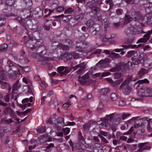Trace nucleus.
<instances>
[{
	"instance_id": "obj_25",
	"label": "nucleus",
	"mask_w": 152,
	"mask_h": 152,
	"mask_svg": "<svg viewBox=\"0 0 152 152\" xmlns=\"http://www.w3.org/2000/svg\"><path fill=\"white\" fill-rule=\"evenodd\" d=\"M87 6L90 8L95 6V1L94 0H88Z\"/></svg>"
},
{
	"instance_id": "obj_54",
	"label": "nucleus",
	"mask_w": 152,
	"mask_h": 152,
	"mask_svg": "<svg viewBox=\"0 0 152 152\" xmlns=\"http://www.w3.org/2000/svg\"><path fill=\"white\" fill-rule=\"evenodd\" d=\"M10 98L9 94L6 95L4 97V100L6 102H8L10 100Z\"/></svg>"
},
{
	"instance_id": "obj_34",
	"label": "nucleus",
	"mask_w": 152,
	"mask_h": 152,
	"mask_svg": "<svg viewBox=\"0 0 152 152\" xmlns=\"http://www.w3.org/2000/svg\"><path fill=\"white\" fill-rule=\"evenodd\" d=\"M55 119L56 118L55 117H50L47 121V123L50 124H53L54 120H55Z\"/></svg>"
},
{
	"instance_id": "obj_15",
	"label": "nucleus",
	"mask_w": 152,
	"mask_h": 152,
	"mask_svg": "<svg viewBox=\"0 0 152 152\" xmlns=\"http://www.w3.org/2000/svg\"><path fill=\"white\" fill-rule=\"evenodd\" d=\"M23 55H21L19 58V61L20 62L23 64H25L28 61V58L25 56L24 54H25V52L23 51L22 52Z\"/></svg>"
},
{
	"instance_id": "obj_44",
	"label": "nucleus",
	"mask_w": 152,
	"mask_h": 152,
	"mask_svg": "<svg viewBox=\"0 0 152 152\" xmlns=\"http://www.w3.org/2000/svg\"><path fill=\"white\" fill-rule=\"evenodd\" d=\"M150 38V35L147 34H145L143 37V38L144 39V41L146 42Z\"/></svg>"
},
{
	"instance_id": "obj_59",
	"label": "nucleus",
	"mask_w": 152,
	"mask_h": 152,
	"mask_svg": "<svg viewBox=\"0 0 152 152\" xmlns=\"http://www.w3.org/2000/svg\"><path fill=\"white\" fill-rule=\"evenodd\" d=\"M46 96H44L42 97L41 99V105H43L45 103V99L46 98Z\"/></svg>"
},
{
	"instance_id": "obj_55",
	"label": "nucleus",
	"mask_w": 152,
	"mask_h": 152,
	"mask_svg": "<svg viewBox=\"0 0 152 152\" xmlns=\"http://www.w3.org/2000/svg\"><path fill=\"white\" fill-rule=\"evenodd\" d=\"M89 78L88 74H86L83 76L81 79L83 80H85L86 79H88Z\"/></svg>"
},
{
	"instance_id": "obj_5",
	"label": "nucleus",
	"mask_w": 152,
	"mask_h": 152,
	"mask_svg": "<svg viewBox=\"0 0 152 152\" xmlns=\"http://www.w3.org/2000/svg\"><path fill=\"white\" fill-rule=\"evenodd\" d=\"M110 61L109 59L106 58L104 60H100L96 64V66L99 67L104 68L108 66Z\"/></svg>"
},
{
	"instance_id": "obj_7",
	"label": "nucleus",
	"mask_w": 152,
	"mask_h": 152,
	"mask_svg": "<svg viewBox=\"0 0 152 152\" xmlns=\"http://www.w3.org/2000/svg\"><path fill=\"white\" fill-rule=\"evenodd\" d=\"M125 65L124 63H118L117 64H116L114 67L110 69L109 71L111 72H118L123 69Z\"/></svg>"
},
{
	"instance_id": "obj_22",
	"label": "nucleus",
	"mask_w": 152,
	"mask_h": 152,
	"mask_svg": "<svg viewBox=\"0 0 152 152\" xmlns=\"http://www.w3.org/2000/svg\"><path fill=\"white\" fill-rule=\"evenodd\" d=\"M31 29L34 32L39 31L41 30V27L37 23H36L33 25Z\"/></svg>"
},
{
	"instance_id": "obj_2",
	"label": "nucleus",
	"mask_w": 152,
	"mask_h": 152,
	"mask_svg": "<svg viewBox=\"0 0 152 152\" xmlns=\"http://www.w3.org/2000/svg\"><path fill=\"white\" fill-rule=\"evenodd\" d=\"M7 64L9 68L8 71L11 76H15L18 74V68L12 64V61L10 60H8Z\"/></svg>"
},
{
	"instance_id": "obj_60",
	"label": "nucleus",
	"mask_w": 152,
	"mask_h": 152,
	"mask_svg": "<svg viewBox=\"0 0 152 152\" xmlns=\"http://www.w3.org/2000/svg\"><path fill=\"white\" fill-rule=\"evenodd\" d=\"M130 114L129 113L128 114H124L122 116V119L123 120L125 119L126 118L129 116Z\"/></svg>"
},
{
	"instance_id": "obj_48",
	"label": "nucleus",
	"mask_w": 152,
	"mask_h": 152,
	"mask_svg": "<svg viewBox=\"0 0 152 152\" xmlns=\"http://www.w3.org/2000/svg\"><path fill=\"white\" fill-rule=\"evenodd\" d=\"M98 135L101 138L102 141L106 143H107L108 142V140L103 136L100 134H99Z\"/></svg>"
},
{
	"instance_id": "obj_43",
	"label": "nucleus",
	"mask_w": 152,
	"mask_h": 152,
	"mask_svg": "<svg viewBox=\"0 0 152 152\" xmlns=\"http://www.w3.org/2000/svg\"><path fill=\"white\" fill-rule=\"evenodd\" d=\"M20 66L21 68H22L25 72H28L30 71V68L28 66L23 67L21 66Z\"/></svg>"
},
{
	"instance_id": "obj_21",
	"label": "nucleus",
	"mask_w": 152,
	"mask_h": 152,
	"mask_svg": "<svg viewBox=\"0 0 152 152\" xmlns=\"http://www.w3.org/2000/svg\"><path fill=\"white\" fill-rule=\"evenodd\" d=\"M134 28L133 27L128 28L126 29L124 32L126 35H128L130 34H134Z\"/></svg>"
},
{
	"instance_id": "obj_38",
	"label": "nucleus",
	"mask_w": 152,
	"mask_h": 152,
	"mask_svg": "<svg viewBox=\"0 0 152 152\" xmlns=\"http://www.w3.org/2000/svg\"><path fill=\"white\" fill-rule=\"evenodd\" d=\"M65 135H66L68 134L70 132V129L68 128H63L62 129Z\"/></svg>"
},
{
	"instance_id": "obj_31",
	"label": "nucleus",
	"mask_w": 152,
	"mask_h": 152,
	"mask_svg": "<svg viewBox=\"0 0 152 152\" xmlns=\"http://www.w3.org/2000/svg\"><path fill=\"white\" fill-rule=\"evenodd\" d=\"M14 0H7L6 1V4L8 6H12L14 3Z\"/></svg>"
},
{
	"instance_id": "obj_50",
	"label": "nucleus",
	"mask_w": 152,
	"mask_h": 152,
	"mask_svg": "<svg viewBox=\"0 0 152 152\" xmlns=\"http://www.w3.org/2000/svg\"><path fill=\"white\" fill-rule=\"evenodd\" d=\"M135 53V51L134 50L129 51L127 54V56L128 57H131Z\"/></svg>"
},
{
	"instance_id": "obj_32",
	"label": "nucleus",
	"mask_w": 152,
	"mask_h": 152,
	"mask_svg": "<svg viewBox=\"0 0 152 152\" xmlns=\"http://www.w3.org/2000/svg\"><path fill=\"white\" fill-rule=\"evenodd\" d=\"M91 126L90 123L88 122V123L84 124L83 125V128L85 130H88Z\"/></svg>"
},
{
	"instance_id": "obj_11",
	"label": "nucleus",
	"mask_w": 152,
	"mask_h": 152,
	"mask_svg": "<svg viewBox=\"0 0 152 152\" xmlns=\"http://www.w3.org/2000/svg\"><path fill=\"white\" fill-rule=\"evenodd\" d=\"M33 11V9L32 8L29 9L27 8L22 9V12H23L24 16L26 18H31L32 17L31 12Z\"/></svg>"
},
{
	"instance_id": "obj_53",
	"label": "nucleus",
	"mask_w": 152,
	"mask_h": 152,
	"mask_svg": "<svg viewBox=\"0 0 152 152\" xmlns=\"http://www.w3.org/2000/svg\"><path fill=\"white\" fill-rule=\"evenodd\" d=\"M24 21L25 20L23 18H20V19H18V22L24 26L25 25Z\"/></svg>"
},
{
	"instance_id": "obj_51",
	"label": "nucleus",
	"mask_w": 152,
	"mask_h": 152,
	"mask_svg": "<svg viewBox=\"0 0 152 152\" xmlns=\"http://www.w3.org/2000/svg\"><path fill=\"white\" fill-rule=\"evenodd\" d=\"M64 8L63 7L59 6L57 9V11L58 12H60L64 10Z\"/></svg>"
},
{
	"instance_id": "obj_62",
	"label": "nucleus",
	"mask_w": 152,
	"mask_h": 152,
	"mask_svg": "<svg viewBox=\"0 0 152 152\" xmlns=\"http://www.w3.org/2000/svg\"><path fill=\"white\" fill-rule=\"evenodd\" d=\"M70 102H71V101L69 103L67 102V103H66L64 104L63 105V107L64 108H65L68 107L69 106V105L71 104H70Z\"/></svg>"
},
{
	"instance_id": "obj_1",
	"label": "nucleus",
	"mask_w": 152,
	"mask_h": 152,
	"mask_svg": "<svg viewBox=\"0 0 152 152\" xmlns=\"http://www.w3.org/2000/svg\"><path fill=\"white\" fill-rule=\"evenodd\" d=\"M137 96L140 98L152 97V88L146 87L141 88L137 92Z\"/></svg>"
},
{
	"instance_id": "obj_37",
	"label": "nucleus",
	"mask_w": 152,
	"mask_h": 152,
	"mask_svg": "<svg viewBox=\"0 0 152 152\" xmlns=\"http://www.w3.org/2000/svg\"><path fill=\"white\" fill-rule=\"evenodd\" d=\"M5 71L2 68L0 67V76L1 77V78H4L5 75Z\"/></svg>"
},
{
	"instance_id": "obj_4",
	"label": "nucleus",
	"mask_w": 152,
	"mask_h": 152,
	"mask_svg": "<svg viewBox=\"0 0 152 152\" xmlns=\"http://www.w3.org/2000/svg\"><path fill=\"white\" fill-rule=\"evenodd\" d=\"M86 64L84 62H83L80 64H77L75 66L72 67V69L73 70H76L77 69L79 68L78 70L76 72L77 74L78 75L81 74L83 71L84 69L86 68Z\"/></svg>"
},
{
	"instance_id": "obj_3",
	"label": "nucleus",
	"mask_w": 152,
	"mask_h": 152,
	"mask_svg": "<svg viewBox=\"0 0 152 152\" xmlns=\"http://www.w3.org/2000/svg\"><path fill=\"white\" fill-rule=\"evenodd\" d=\"M115 79L118 80H115L113 83V86H116L120 84L124 80L123 74L121 73H115L114 74Z\"/></svg>"
},
{
	"instance_id": "obj_33",
	"label": "nucleus",
	"mask_w": 152,
	"mask_h": 152,
	"mask_svg": "<svg viewBox=\"0 0 152 152\" xmlns=\"http://www.w3.org/2000/svg\"><path fill=\"white\" fill-rule=\"evenodd\" d=\"M78 80L80 83L82 85H86L87 84V81L85 80H83L81 79V77L79 76L78 77Z\"/></svg>"
},
{
	"instance_id": "obj_41",
	"label": "nucleus",
	"mask_w": 152,
	"mask_h": 152,
	"mask_svg": "<svg viewBox=\"0 0 152 152\" xmlns=\"http://www.w3.org/2000/svg\"><path fill=\"white\" fill-rule=\"evenodd\" d=\"M73 10L71 8H69L64 11L65 14H70L72 13Z\"/></svg>"
},
{
	"instance_id": "obj_20",
	"label": "nucleus",
	"mask_w": 152,
	"mask_h": 152,
	"mask_svg": "<svg viewBox=\"0 0 152 152\" xmlns=\"http://www.w3.org/2000/svg\"><path fill=\"white\" fill-rule=\"evenodd\" d=\"M147 73V71L144 68H142L138 72V76L141 78Z\"/></svg>"
},
{
	"instance_id": "obj_35",
	"label": "nucleus",
	"mask_w": 152,
	"mask_h": 152,
	"mask_svg": "<svg viewBox=\"0 0 152 152\" xmlns=\"http://www.w3.org/2000/svg\"><path fill=\"white\" fill-rule=\"evenodd\" d=\"M106 2L107 4H109L110 5V8L108 10H109L113 6V1L112 0H108L106 1Z\"/></svg>"
},
{
	"instance_id": "obj_9",
	"label": "nucleus",
	"mask_w": 152,
	"mask_h": 152,
	"mask_svg": "<svg viewBox=\"0 0 152 152\" xmlns=\"http://www.w3.org/2000/svg\"><path fill=\"white\" fill-rule=\"evenodd\" d=\"M46 51H42L39 54L35 53L33 52L30 54V55L31 56L35 58H37L39 56L42 57L44 60H47L48 58L45 57L44 56V55L46 54Z\"/></svg>"
},
{
	"instance_id": "obj_52",
	"label": "nucleus",
	"mask_w": 152,
	"mask_h": 152,
	"mask_svg": "<svg viewBox=\"0 0 152 152\" xmlns=\"http://www.w3.org/2000/svg\"><path fill=\"white\" fill-rule=\"evenodd\" d=\"M94 146L95 148L96 149H98L101 148L102 145L100 143H99V142L96 143H95L94 145Z\"/></svg>"
},
{
	"instance_id": "obj_16",
	"label": "nucleus",
	"mask_w": 152,
	"mask_h": 152,
	"mask_svg": "<svg viewBox=\"0 0 152 152\" xmlns=\"http://www.w3.org/2000/svg\"><path fill=\"white\" fill-rule=\"evenodd\" d=\"M99 12H97V11H91L90 13V14L93 17H96L97 16V17L99 18L98 20H100V19H102V17L101 15H99L98 14H99Z\"/></svg>"
},
{
	"instance_id": "obj_8",
	"label": "nucleus",
	"mask_w": 152,
	"mask_h": 152,
	"mask_svg": "<svg viewBox=\"0 0 152 152\" xmlns=\"http://www.w3.org/2000/svg\"><path fill=\"white\" fill-rule=\"evenodd\" d=\"M56 21H60L63 20L64 21H68L71 18V16L70 15H64L63 14L58 16H56L54 17Z\"/></svg>"
},
{
	"instance_id": "obj_26",
	"label": "nucleus",
	"mask_w": 152,
	"mask_h": 152,
	"mask_svg": "<svg viewBox=\"0 0 152 152\" xmlns=\"http://www.w3.org/2000/svg\"><path fill=\"white\" fill-rule=\"evenodd\" d=\"M57 120V124H60V126H64L65 124L64 122V119L63 118L60 117Z\"/></svg>"
},
{
	"instance_id": "obj_61",
	"label": "nucleus",
	"mask_w": 152,
	"mask_h": 152,
	"mask_svg": "<svg viewBox=\"0 0 152 152\" xmlns=\"http://www.w3.org/2000/svg\"><path fill=\"white\" fill-rule=\"evenodd\" d=\"M135 0H126L125 2L129 4H132L134 3Z\"/></svg>"
},
{
	"instance_id": "obj_46",
	"label": "nucleus",
	"mask_w": 152,
	"mask_h": 152,
	"mask_svg": "<svg viewBox=\"0 0 152 152\" xmlns=\"http://www.w3.org/2000/svg\"><path fill=\"white\" fill-rule=\"evenodd\" d=\"M126 104V102L123 100H120L118 103V105L120 107H123Z\"/></svg>"
},
{
	"instance_id": "obj_13",
	"label": "nucleus",
	"mask_w": 152,
	"mask_h": 152,
	"mask_svg": "<svg viewBox=\"0 0 152 152\" xmlns=\"http://www.w3.org/2000/svg\"><path fill=\"white\" fill-rule=\"evenodd\" d=\"M65 68V67L64 66H60L57 68L58 72L60 74V76L62 77L63 75H66V74L69 72V71L66 69L64 71L61 72L64 70Z\"/></svg>"
},
{
	"instance_id": "obj_29",
	"label": "nucleus",
	"mask_w": 152,
	"mask_h": 152,
	"mask_svg": "<svg viewBox=\"0 0 152 152\" xmlns=\"http://www.w3.org/2000/svg\"><path fill=\"white\" fill-rule=\"evenodd\" d=\"M7 44H4L0 46V49L2 51H6L7 50Z\"/></svg>"
},
{
	"instance_id": "obj_10",
	"label": "nucleus",
	"mask_w": 152,
	"mask_h": 152,
	"mask_svg": "<svg viewBox=\"0 0 152 152\" xmlns=\"http://www.w3.org/2000/svg\"><path fill=\"white\" fill-rule=\"evenodd\" d=\"M37 44V43L35 40L29 39L27 41L26 43V44L27 47L30 48L31 50H33L35 49V48L37 47V45L35 44Z\"/></svg>"
},
{
	"instance_id": "obj_36",
	"label": "nucleus",
	"mask_w": 152,
	"mask_h": 152,
	"mask_svg": "<svg viewBox=\"0 0 152 152\" xmlns=\"http://www.w3.org/2000/svg\"><path fill=\"white\" fill-rule=\"evenodd\" d=\"M91 9V11H97L99 12L100 10L99 7L96 6L95 5L94 6H93L92 7L90 8Z\"/></svg>"
},
{
	"instance_id": "obj_27",
	"label": "nucleus",
	"mask_w": 152,
	"mask_h": 152,
	"mask_svg": "<svg viewBox=\"0 0 152 152\" xmlns=\"http://www.w3.org/2000/svg\"><path fill=\"white\" fill-rule=\"evenodd\" d=\"M53 12V10H51L47 8L45 9L44 12L46 15H45V17H46L49 16Z\"/></svg>"
},
{
	"instance_id": "obj_49",
	"label": "nucleus",
	"mask_w": 152,
	"mask_h": 152,
	"mask_svg": "<svg viewBox=\"0 0 152 152\" xmlns=\"http://www.w3.org/2000/svg\"><path fill=\"white\" fill-rule=\"evenodd\" d=\"M111 56L116 58H118L120 57V56L118 53H116L114 52H113L111 54Z\"/></svg>"
},
{
	"instance_id": "obj_47",
	"label": "nucleus",
	"mask_w": 152,
	"mask_h": 152,
	"mask_svg": "<svg viewBox=\"0 0 152 152\" xmlns=\"http://www.w3.org/2000/svg\"><path fill=\"white\" fill-rule=\"evenodd\" d=\"M117 15H120L122 14L123 12V10L121 9H118L116 11Z\"/></svg>"
},
{
	"instance_id": "obj_17",
	"label": "nucleus",
	"mask_w": 152,
	"mask_h": 152,
	"mask_svg": "<svg viewBox=\"0 0 152 152\" xmlns=\"http://www.w3.org/2000/svg\"><path fill=\"white\" fill-rule=\"evenodd\" d=\"M122 91L125 95H129L131 91V88L129 86H127L124 88H122Z\"/></svg>"
},
{
	"instance_id": "obj_30",
	"label": "nucleus",
	"mask_w": 152,
	"mask_h": 152,
	"mask_svg": "<svg viewBox=\"0 0 152 152\" xmlns=\"http://www.w3.org/2000/svg\"><path fill=\"white\" fill-rule=\"evenodd\" d=\"M145 21V22H147V21L145 20V17L143 15L140 14H139V19L138 20V22H142Z\"/></svg>"
},
{
	"instance_id": "obj_56",
	"label": "nucleus",
	"mask_w": 152,
	"mask_h": 152,
	"mask_svg": "<svg viewBox=\"0 0 152 152\" xmlns=\"http://www.w3.org/2000/svg\"><path fill=\"white\" fill-rule=\"evenodd\" d=\"M4 122L5 123L7 124H10L14 122L11 118H10L8 119H6L4 120Z\"/></svg>"
},
{
	"instance_id": "obj_19",
	"label": "nucleus",
	"mask_w": 152,
	"mask_h": 152,
	"mask_svg": "<svg viewBox=\"0 0 152 152\" xmlns=\"http://www.w3.org/2000/svg\"><path fill=\"white\" fill-rule=\"evenodd\" d=\"M140 13L138 12H134L132 14L131 18L134 21H138Z\"/></svg>"
},
{
	"instance_id": "obj_39",
	"label": "nucleus",
	"mask_w": 152,
	"mask_h": 152,
	"mask_svg": "<svg viewBox=\"0 0 152 152\" xmlns=\"http://www.w3.org/2000/svg\"><path fill=\"white\" fill-rule=\"evenodd\" d=\"M23 82L27 84L28 83H31L30 80L28 78L26 77H23L22 79Z\"/></svg>"
},
{
	"instance_id": "obj_58",
	"label": "nucleus",
	"mask_w": 152,
	"mask_h": 152,
	"mask_svg": "<svg viewBox=\"0 0 152 152\" xmlns=\"http://www.w3.org/2000/svg\"><path fill=\"white\" fill-rule=\"evenodd\" d=\"M147 22L149 25L152 26V17L148 18Z\"/></svg>"
},
{
	"instance_id": "obj_45",
	"label": "nucleus",
	"mask_w": 152,
	"mask_h": 152,
	"mask_svg": "<svg viewBox=\"0 0 152 152\" xmlns=\"http://www.w3.org/2000/svg\"><path fill=\"white\" fill-rule=\"evenodd\" d=\"M148 144V142L140 143L138 144V146L139 148H143L144 146Z\"/></svg>"
},
{
	"instance_id": "obj_28",
	"label": "nucleus",
	"mask_w": 152,
	"mask_h": 152,
	"mask_svg": "<svg viewBox=\"0 0 152 152\" xmlns=\"http://www.w3.org/2000/svg\"><path fill=\"white\" fill-rule=\"evenodd\" d=\"M110 98L111 101H116L118 99L117 95L114 93H112L110 95Z\"/></svg>"
},
{
	"instance_id": "obj_14",
	"label": "nucleus",
	"mask_w": 152,
	"mask_h": 152,
	"mask_svg": "<svg viewBox=\"0 0 152 152\" xmlns=\"http://www.w3.org/2000/svg\"><path fill=\"white\" fill-rule=\"evenodd\" d=\"M149 82V81L147 79H145L143 80H139L134 84V88L137 89L140 85L145 83H148Z\"/></svg>"
},
{
	"instance_id": "obj_57",
	"label": "nucleus",
	"mask_w": 152,
	"mask_h": 152,
	"mask_svg": "<svg viewBox=\"0 0 152 152\" xmlns=\"http://www.w3.org/2000/svg\"><path fill=\"white\" fill-rule=\"evenodd\" d=\"M147 129L148 131L150 132L152 130V128L151 126L150 123H148L147 126Z\"/></svg>"
},
{
	"instance_id": "obj_42",
	"label": "nucleus",
	"mask_w": 152,
	"mask_h": 152,
	"mask_svg": "<svg viewBox=\"0 0 152 152\" xmlns=\"http://www.w3.org/2000/svg\"><path fill=\"white\" fill-rule=\"evenodd\" d=\"M6 23L5 18H0V26H2Z\"/></svg>"
},
{
	"instance_id": "obj_18",
	"label": "nucleus",
	"mask_w": 152,
	"mask_h": 152,
	"mask_svg": "<svg viewBox=\"0 0 152 152\" xmlns=\"http://www.w3.org/2000/svg\"><path fill=\"white\" fill-rule=\"evenodd\" d=\"M19 80H17L16 82L14 84L12 88V90L14 92L20 88L21 85L19 83Z\"/></svg>"
},
{
	"instance_id": "obj_6",
	"label": "nucleus",
	"mask_w": 152,
	"mask_h": 152,
	"mask_svg": "<svg viewBox=\"0 0 152 152\" xmlns=\"http://www.w3.org/2000/svg\"><path fill=\"white\" fill-rule=\"evenodd\" d=\"M3 114L5 115H10V116L13 118L17 117V116L13 110L11 108H7L4 110Z\"/></svg>"
},
{
	"instance_id": "obj_63",
	"label": "nucleus",
	"mask_w": 152,
	"mask_h": 152,
	"mask_svg": "<svg viewBox=\"0 0 152 152\" xmlns=\"http://www.w3.org/2000/svg\"><path fill=\"white\" fill-rule=\"evenodd\" d=\"M130 18L128 16H126L124 21V23H128L130 21Z\"/></svg>"
},
{
	"instance_id": "obj_23",
	"label": "nucleus",
	"mask_w": 152,
	"mask_h": 152,
	"mask_svg": "<svg viewBox=\"0 0 152 152\" xmlns=\"http://www.w3.org/2000/svg\"><path fill=\"white\" fill-rule=\"evenodd\" d=\"M78 140L80 143H79V144L80 146H81V144H83L84 142V138L82 136V133L81 132H78Z\"/></svg>"
},
{
	"instance_id": "obj_64",
	"label": "nucleus",
	"mask_w": 152,
	"mask_h": 152,
	"mask_svg": "<svg viewBox=\"0 0 152 152\" xmlns=\"http://www.w3.org/2000/svg\"><path fill=\"white\" fill-rule=\"evenodd\" d=\"M41 81V83L40 84V85L42 87H45L48 86L47 84L45 82H43L42 81Z\"/></svg>"
},
{
	"instance_id": "obj_24",
	"label": "nucleus",
	"mask_w": 152,
	"mask_h": 152,
	"mask_svg": "<svg viewBox=\"0 0 152 152\" xmlns=\"http://www.w3.org/2000/svg\"><path fill=\"white\" fill-rule=\"evenodd\" d=\"M110 90L108 88H103L100 91V94L101 95L105 96L106 94L108 93Z\"/></svg>"
},
{
	"instance_id": "obj_40",
	"label": "nucleus",
	"mask_w": 152,
	"mask_h": 152,
	"mask_svg": "<svg viewBox=\"0 0 152 152\" xmlns=\"http://www.w3.org/2000/svg\"><path fill=\"white\" fill-rule=\"evenodd\" d=\"M71 54L72 56L75 59H77L79 57V54L74 52H71Z\"/></svg>"
},
{
	"instance_id": "obj_12",
	"label": "nucleus",
	"mask_w": 152,
	"mask_h": 152,
	"mask_svg": "<svg viewBox=\"0 0 152 152\" xmlns=\"http://www.w3.org/2000/svg\"><path fill=\"white\" fill-rule=\"evenodd\" d=\"M132 76H128L125 81L121 84L119 87L120 89H122L125 87H126L129 85V83L132 80Z\"/></svg>"
}]
</instances>
